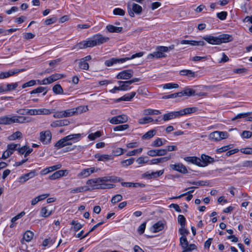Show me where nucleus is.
<instances>
[{
	"label": "nucleus",
	"instance_id": "nucleus-1",
	"mask_svg": "<svg viewBox=\"0 0 252 252\" xmlns=\"http://www.w3.org/2000/svg\"><path fill=\"white\" fill-rule=\"evenodd\" d=\"M109 38L108 37L103 36L101 34L94 35L92 38L88 40H84L77 43L72 49L76 48L81 49L88 47H93L97 45H100L107 42Z\"/></svg>",
	"mask_w": 252,
	"mask_h": 252
},
{
	"label": "nucleus",
	"instance_id": "nucleus-2",
	"mask_svg": "<svg viewBox=\"0 0 252 252\" xmlns=\"http://www.w3.org/2000/svg\"><path fill=\"white\" fill-rule=\"evenodd\" d=\"M31 119L29 117L18 115H4L0 117V125H10L14 123L23 124L29 123Z\"/></svg>",
	"mask_w": 252,
	"mask_h": 252
},
{
	"label": "nucleus",
	"instance_id": "nucleus-3",
	"mask_svg": "<svg viewBox=\"0 0 252 252\" xmlns=\"http://www.w3.org/2000/svg\"><path fill=\"white\" fill-rule=\"evenodd\" d=\"M203 38L209 44L213 45H219L223 43L229 42L233 39L232 36L228 34H222L218 36L206 35Z\"/></svg>",
	"mask_w": 252,
	"mask_h": 252
},
{
	"label": "nucleus",
	"instance_id": "nucleus-4",
	"mask_svg": "<svg viewBox=\"0 0 252 252\" xmlns=\"http://www.w3.org/2000/svg\"><path fill=\"white\" fill-rule=\"evenodd\" d=\"M81 138L80 133L68 135L58 141L55 147L59 149L66 146L71 145L73 143L79 141Z\"/></svg>",
	"mask_w": 252,
	"mask_h": 252
},
{
	"label": "nucleus",
	"instance_id": "nucleus-5",
	"mask_svg": "<svg viewBox=\"0 0 252 252\" xmlns=\"http://www.w3.org/2000/svg\"><path fill=\"white\" fill-rule=\"evenodd\" d=\"M143 55L144 53L143 52H140L132 55L130 57H126L120 59L111 58L110 60L106 61L105 62V64L107 66H110L114 64L117 63H123L128 60H131L135 58L141 57Z\"/></svg>",
	"mask_w": 252,
	"mask_h": 252
},
{
	"label": "nucleus",
	"instance_id": "nucleus-6",
	"mask_svg": "<svg viewBox=\"0 0 252 252\" xmlns=\"http://www.w3.org/2000/svg\"><path fill=\"white\" fill-rule=\"evenodd\" d=\"M127 7L128 14L131 17H134L135 14H140L142 11V8L140 5L132 2L127 3Z\"/></svg>",
	"mask_w": 252,
	"mask_h": 252
},
{
	"label": "nucleus",
	"instance_id": "nucleus-7",
	"mask_svg": "<svg viewBox=\"0 0 252 252\" xmlns=\"http://www.w3.org/2000/svg\"><path fill=\"white\" fill-rule=\"evenodd\" d=\"M180 245L183 251L182 252H190L197 249L195 244H189L187 237H181L180 238Z\"/></svg>",
	"mask_w": 252,
	"mask_h": 252
},
{
	"label": "nucleus",
	"instance_id": "nucleus-8",
	"mask_svg": "<svg viewBox=\"0 0 252 252\" xmlns=\"http://www.w3.org/2000/svg\"><path fill=\"white\" fill-rule=\"evenodd\" d=\"M228 137V134L226 131H215L209 135V139L213 141H220L227 138Z\"/></svg>",
	"mask_w": 252,
	"mask_h": 252
},
{
	"label": "nucleus",
	"instance_id": "nucleus-9",
	"mask_svg": "<svg viewBox=\"0 0 252 252\" xmlns=\"http://www.w3.org/2000/svg\"><path fill=\"white\" fill-rule=\"evenodd\" d=\"M168 48L165 46H160L158 47V51L150 54L148 55V59H153L154 58H161L166 56L164 52H167Z\"/></svg>",
	"mask_w": 252,
	"mask_h": 252
},
{
	"label": "nucleus",
	"instance_id": "nucleus-10",
	"mask_svg": "<svg viewBox=\"0 0 252 252\" xmlns=\"http://www.w3.org/2000/svg\"><path fill=\"white\" fill-rule=\"evenodd\" d=\"M18 146H20V145L19 144L13 143L8 144L7 146V150L3 153L0 159H5L9 158L13 153L14 151L17 149Z\"/></svg>",
	"mask_w": 252,
	"mask_h": 252
},
{
	"label": "nucleus",
	"instance_id": "nucleus-11",
	"mask_svg": "<svg viewBox=\"0 0 252 252\" xmlns=\"http://www.w3.org/2000/svg\"><path fill=\"white\" fill-rule=\"evenodd\" d=\"M128 121V117L126 115L122 114L113 117L109 120V122L113 125H117L126 123Z\"/></svg>",
	"mask_w": 252,
	"mask_h": 252
},
{
	"label": "nucleus",
	"instance_id": "nucleus-12",
	"mask_svg": "<svg viewBox=\"0 0 252 252\" xmlns=\"http://www.w3.org/2000/svg\"><path fill=\"white\" fill-rule=\"evenodd\" d=\"M64 77L63 75L59 73H56L52 74L49 77L44 78L42 80L41 82L39 83V84L47 85L52 83L53 82L58 80Z\"/></svg>",
	"mask_w": 252,
	"mask_h": 252
},
{
	"label": "nucleus",
	"instance_id": "nucleus-13",
	"mask_svg": "<svg viewBox=\"0 0 252 252\" xmlns=\"http://www.w3.org/2000/svg\"><path fill=\"white\" fill-rule=\"evenodd\" d=\"M51 138L52 134L50 130L43 131L40 133V141L44 144L50 143Z\"/></svg>",
	"mask_w": 252,
	"mask_h": 252
},
{
	"label": "nucleus",
	"instance_id": "nucleus-14",
	"mask_svg": "<svg viewBox=\"0 0 252 252\" xmlns=\"http://www.w3.org/2000/svg\"><path fill=\"white\" fill-rule=\"evenodd\" d=\"M133 75V71L131 69L125 70L119 72L116 78L117 79L128 80Z\"/></svg>",
	"mask_w": 252,
	"mask_h": 252
},
{
	"label": "nucleus",
	"instance_id": "nucleus-15",
	"mask_svg": "<svg viewBox=\"0 0 252 252\" xmlns=\"http://www.w3.org/2000/svg\"><path fill=\"white\" fill-rule=\"evenodd\" d=\"M24 69H16L14 70H10L6 72H1L0 73V79H3L8 78L10 76L16 74L21 71H24Z\"/></svg>",
	"mask_w": 252,
	"mask_h": 252
},
{
	"label": "nucleus",
	"instance_id": "nucleus-16",
	"mask_svg": "<svg viewBox=\"0 0 252 252\" xmlns=\"http://www.w3.org/2000/svg\"><path fill=\"white\" fill-rule=\"evenodd\" d=\"M214 161L213 158L206 155H202L200 158V164L199 166L205 167L209 163H213Z\"/></svg>",
	"mask_w": 252,
	"mask_h": 252
},
{
	"label": "nucleus",
	"instance_id": "nucleus-17",
	"mask_svg": "<svg viewBox=\"0 0 252 252\" xmlns=\"http://www.w3.org/2000/svg\"><path fill=\"white\" fill-rule=\"evenodd\" d=\"M147 155L150 157L163 156L166 155V150L163 149H153L148 151Z\"/></svg>",
	"mask_w": 252,
	"mask_h": 252
},
{
	"label": "nucleus",
	"instance_id": "nucleus-18",
	"mask_svg": "<svg viewBox=\"0 0 252 252\" xmlns=\"http://www.w3.org/2000/svg\"><path fill=\"white\" fill-rule=\"evenodd\" d=\"M95 170L94 167H91L89 168H86L82 170V171L79 173L77 176L79 178H86L89 176L92 173L95 172Z\"/></svg>",
	"mask_w": 252,
	"mask_h": 252
},
{
	"label": "nucleus",
	"instance_id": "nucleus-19",
	"mask_svg": "<svg viewBox=\"0 0 252 252\" xmlns=\"http://www.w3.org/2000/svg\"><path fill=\"white\" fill-rule=\"evenodd\" d=\"M37 175L35 170H32L28 173L25 174L21 176L19 179V182L24 183L28 181L29 179L32 178Z\"/></svg>",
	"mask_w": 252,
	"mask_h": 252
},
{
	"label": "nucleus",
	"instance_id": "nucleus-20",
	"mask_svg": "<svg viewBox=\"0 0 252 252\" xmlns=\"http://www.w3.org/2000/svg\"><path fill=\"white\" fill-rule=\"evenodd\" d=\"M188 183L190 185H193L195 186L188 188L185 189V190H187L188 189H194L197 188L198 186H205L208 185V183L207 181H188Z\"/></svg>",
	"mask_w": 252,
	"mask_h": 252
},
{
	"label": "nucleus",
	"instance_id": "nucleus-21",
	"mask_svg": "<svg viewBox=\"0 0 252 252\" xmlns=\"http://www.w3.org/2000/svg\"><path fill=\"white\" fill-rule=\"evenodd\" d=\"M170 167L173 170L178 171L180 173L184 174L188 173V170L186 167L182 163L171 164Z\"/></svg>",
	"mask_w": 252,
	"mask_h": 252
},
{
	"label": "nucleus",
	"instance_id": "nucleus-22",
	"mask_svg": "<svg viewBox=\"0 0 252 252\" xmlns=\"http://www.w3.org/2000/svg\"><path fill=\"white\" fill-rule=\"evenodd\" d=\"M180 44H189L191 46H204L205 43L203 41L182 40L180 41Z\"/></svg>",
	"mask_w": 252,
	"mask_h": 252
},
{
	"label": "nucleus",
	"instance_id": "nucleus-23",
	"mask_svg": "<svg viewBox=\"0 0 252 252\" xmlns=\"http://www.w3.org/2000/svg\"><path fill=\"white\" fill-rule=\"evenodd\" d=\"M179 117V113L178 111L171 112L164 114L162 117V120L164 121H167Z\"/></svg>",
	"mask_w": 252,
	"mask_h": 252
},
{
	"label": "nucleus",
	"instance_id": "nucleus-24",
	"mask_svg": "<svg viewBox=\"0 0 252 252\" xmlns=\"http://www.w3.org/2000/svg\"><path fill=\"white\" fill-rule=\"evenodd\" d=\"M90 189L88 186H81L69 189L71 194H75L89 190Z\"/></svg>",
	"mask_w": 252,
	"mask_h": 252
},
{
	"label": "nucleus",
	"instance_id": "nucleus-25",
	"mask_svg": "<svg viewBox=\"0 0 252 252\" xmlns=\"http://www.w3.org/2000/svg\"><path fill=\"white\" fill-rule=\"evenodd\" d=\"M136 93L134 92H132L130 94H127L124 96L118 98L116 101L118 102L121 101H130L135 95Z\"/></svg>",
	"mask_w": 252,
	"mask_h": 252
},
{
	"label": "nucleus",
	"instance_id": "nucleus-26",
	"mask_svg": "<svg viewBox=\"0 0 252 252\" xmlns=\"http://www.w3.org/2000/svg\"><path fill=\"white\" fill-rule=\"evenodd\" d=\"M67 172L66 170H60L54 172L53 174L49 176L50 180H56L65 175V173Z\"/></svg>",
	"mask_w": 252,
	"mask_h": 252
},
{
	"label": "nucleus",
	"instance_id": "nucleus-27",
	"mask_svg": "<svg viewBox=\"0 0 252 252\" xmlns=\"http://www.w3.org/2000/svg\"><path fill=\"white\" fill-rule=\"evenodd\" d=\"M197 109L196 107H190V108H186L178 111L179 117L184 116L185 115L191 114L192 113H194L197 111Z\"/></svg>",
	"mask_w": 252,
	"mask_h": 252
},
{
	"label": "nucleus",
	"instance_id": "nucleus-28",
	"mask_svg": "<svg viewBox=\"0 0 252 252\" xmlns=\"http://www.w3.org/2000/svg\"><path fill=\"white\" fill-rule=\"evenodd\" d=\"M171 158L170 156H168L153 159L150 161V164H158L159 163L165 162L169 160Z\"/></svg>",
	"mask_w": 252,
	"mask_h": 252
},
{
	"label": "nucleus",
	"instance_id": "nucleus-29",
	"mask_svg": "<svg viewBox=\"0 0 252 252\" xmlns=\"http://www.w3.org/2000/svg\"><path fill=\"white\" fill-rule=\"evenodd\" d=\"M184 160L188 162L194 164L199 166L200 164V158L196 157H185Z\"/></svg>",
	"mask_w": 252,
	"mask_h": 252
},
{
	"label": "nucleus",
	"instance_id": "nucleus-30",
	"mask_svg": "<svg viewBox=\"0 0 252 252\" xmlns=\"http://www.w3.org/2000/svg\"><path fill=\"white\" fill-rule=\"evenodd\" d=\"M52 211L50 206L43 207L40 211V216L44 218L47 217L52 214Z\"/></svg>",
	"mask_w": 252,
	"mask_h": 252
},
{
	"label": "nucleus",
	"instance_id": "nucleus-31",
	"mask_svg": "<svg viewBox=\"0 0 252 252\" xmlns=\"http://www.w3.org/2000/svg\"><path fill=\"white\" fill-rule=\"evenodd\" d=\"M118 83L120 86L121 91H127L129 89H130L131 88L130 87V85L131 84L129 81H119Z\"/></svg>",
	"mask_w": 252,
	"mask_h": 252
},
{
	"label": "nucleus",
	"instance_id": "nucleus-32",
	"mask_svg": "<svg viewBox=\"0 0 252 252\" xmlns=\"http://www.w3.org/2000/svg\"><path fill=\"white\" fill-rule=\"evenodd\" d=\"M95 158H97L98 161H106L112 159V156L109 155H100L99 154H95Z\"/></svg>",
	"mask_w": 252,
	"mask_h": 252
},
{
	"label": "nucleus",
	"instance_id": "nucleus-33",
	"mask_svg": "<svg viewBox=\"0 0 252 252\" xmlns=\"http://www.w3.org/2000/svg\"><path fill=\"white\" fill-rule=\"evenodd\" d=\"M180 93H182V96L184 95H186L188 96H190L192 95H195V90L189 88L188 87L185 88V89L180 92Z\"/></svg>",
	"mask_w": 252,
	"mask_h": 252
},
{
	"label": "nucleus",
	"instance_id": "nucleus-34",
	"mask_svg": "<svg viewBox=\"0 0 252 252\" xmlns=\"http://www.w3.org/2000/svg\"><path fill=\"white\" fill-rule=\"evenodd\" d=\"M49 195V194H41L40 195H39V196L35 197L34 199H33L31 201V204H32V205H33V206L35 205L39 201H42V200L45 199Z\"/></svg>",
	"mask_w": 252,
	"mask_h": 252
},
{
	"label": "nucleus",
	"instance_id": "nucleus-35",
	"mask_svg": "<svg viewBox=\"0 0 252 252\" xmlns=\"http://www.w3.org/2000/svg\"><path fill=\"white\" fill-rule=\"evenodd\" d=\"M106 29L110 32H121L123 30L122 27H115L113 25H109L107 26Z\"/></svg>",
	"mask_w": 252,
	"mask_h": 252
},
{
	"label": "nucleus",
	"instance_id": "nucleus-36",
	"mask_svg": "<svg viewBox=\"0 0 252 252\" xmlns=\"http://www.w3.org/2000/svg\"><path fill=\"white\" fill-rule=\"evenodd\" d=\"M180 74L183 76H187L189 77L194 78L196 76L195 72L191 70L183 69L180 71Z\"/></svg>",
	"mask_w": 252,
	"mask_h": 252
},
{
	"label": "nucleus",
	"instance_id": "nucleus-37",
	"mask_svg": "<svg viewBox=\"0 0 252 252\" xmlns=\"http://www.w3.org/2000/svg\"><path fill=\"white\" fill-rule=\"evenodd\" d=\"M153 228L154 232H159L164 228V224L162 221H159L153 225Z\"/></svg>",
	"mask_w": 252,
	"mask_h": 252
},
{
	"label": "nucleus",
	"instance_id": "nucleus-38",
	"mask_svg": "<svg viewBox=\"0 0 252 252\" xmlns=\"http://www.w3.org/2000/svg\"><path fill=\"white\" fill-rule=\"evenodd\" d=\"M43 93V95H45L47 92V89L46 87H39L37 88L36 89L33 90L31 92H30L31 94H38V93Z\"/></svg>",
	"mask_w": 252,
	"mask_h": 252
},
{
	"label": "nucleus",
	"instance_id": "nucleus-39",
	"mask_svg": "<svg viewBox=\"0 0 252 252\" xmlns=\"http://www.w3.org/2000/svg\"><path fill=\"white\" fill-rule=\"evenodd\" d=\"M75 114H81L85 112L88 110L87 106H79L76 108H74Z\"/></svg>",
	"mask_w": 252,
	"mask_h": 252
},
{
	"label": "nucleus",
	"instance_id": "nucleus-40",
	"mask_svg": "<svg viewBox=\"0 0 252 252\" xmlns=\"http://www.w3.org/2000/svg\"><path fill=\"white\" fill-rule=\"evenodd\" d=\"M70 224L73 225V226L71 228L75 231H77L80 230L83 226V224H81L80 223L76 222V221L73 220L70 222Z\"/></svg>",
	"mask_w": 252,
	"mask_h": 252
},
{
	"label": "nucleus",
	"instance_id": "nucleus-41",
	"mask_svg": "<svg viewBox=\"0 0 252 252\" xmlns=\"http://www.w3.org/2000/svg\"><path fill=\"white\" fill-rule=\"evenodd\" d=\"M33 232L30 230H28L24 233L23 238L26 241L30 242L33 238Z\"/></svg>",
	"mask_w": 252,
	"mask_h": 252
},
{
	"label": "nucleus",
	"instance_id": "nucleus-42",
	"mask_svg": "<svg viewBox=\"0 0 252 252\" xmlns=\"http://www.w3.org/2000/svg\"><path fill=\"white\" fill-rule=\"evenodd\" d=\"M153 121H154V119L151 117H148L139 119L138 123L141 125H145L152 122Z\"/></svg>",
	"mask_w": 252,
	"mask_h": 252
},
{
	"label": "nucleus",
	"instance_id": "nucleus-43",
	"mask_svg": "<svg viewBox=\"0 0 252 252\" xmlns=\"http://www.w3.org/2000/svg\"><path fill=\"white\" fill-rule=\"evenodd\" d=\"M53 91L56 94H63V91L60 84H56L53 87Z\"/></svg>",
	"mask_w": 252,
	"mask_h": 252
},
{
	"label": "nucleus",
	"instance_id": "nucleus-44",
	"mask_svg": "<svg viewBox=\"0 0 252 252\" xmlns=\"http://www.w3.org/2000/svg\"><path fill=\"white\" fill-rule=\"evenodd\" d=\"M156 133L155 130H150L146 132L144 135H143L142 138L145 139H148L152 138Z\"/></svg>",
	"mask_w": 252,
	"mask_h": 252
},
{
	"label": "nucleus",
	"instance_id": "nucleus-45",
	"mask_svg": "<svg viewBox=\"0 0 252 252\" xmlns=\"http://www.w3.org/2000/svg\"><path fill=\"white\" fill-rule=\"evenodd\" d=\"M99 178L93 179L89 180L87 181L86 184L87 185H90L92 187H94L95 185H100V181Z\"/></svg>",
	"mask_w": 252,
	"mask_h": 252
},
{
	"label": "nucleus",
	"instance_id": "nucleus-46",
	"mask_svg": "<svg viewBox=\"0 0 252 252\" xmlns=\"http://www.w3.org/2000/svg\"><path fill=\"white\" fill-rule=\"evenodd\" d=\"M164 144V143L163 142L162 139L158 138L152 142L151 146L153 147H158Z\"/></svg>",
	"mask_w": 252,
	"mask_h": 252
},
{
	"label": "nucleus",
	"instance_id": "nucleus-47",
	"mask_svg": "<svg viewBox=\"0 0 252 252\" xmlns=\"http://www.w3.org/2000/svg\"><path fill=\"white\" fill-rule=\"evenodd\" d=\"M102 135L101 132L100 131H97L94 133H92L89 134L88 138L90 140H94L95 138H98Z\"/></svg>",
	"mask_w": 252,
	"mask_h": 252
},
{
	"label": "nucleus",
	"instance_id": "nucleus-48",
	"mask_svg": "<svg viewBox=\"0 0 252 252\" xmlns=\"http://www.w3.org/2000/svg\"><path fill=\"white\" fill-rule=\"evenodd\" d=\"M22 133L19 131H17L10 135L8 138L9 140H14L16 139L20 138L22 137Z\"/></svg>",
	"mask_w": 252,
	"mask_h": 252
},
{
	"label": "nucleus",
	"instance_id": "nucleus-49",
	"mask_svg": "<svg viewBox=\"0 0 252 252\" xmlns=\"http://www.w3.org/2000/svg\"><path fill=\"white\" fill-rule=\"evenodd\" d=\"M38 115H48L53 113V110H50L46 108H41L37 109Z\"/></svg>",
	"mask_w": 252,
	"mask_h": 252
},
{
	"label": "nucleus",
	"instance_id": "nucleus-50",
	"mask_svg": "<svg viewBox=\"0 0 252 252\" xmlns=\"http://www.w3.org/2000/svg\"><path fill=\"white\" fill-rule=\"evenodd\" d=\"M18 86V83L16 82L14 83L8 84L6 88H5V92H9L15 90Z\"/></svg>",
	"mask_w": 252,
	"mask_h": 252
},
{
	"label": "nucleus",
	"instance_id": "nucleus-51",
	"mask_svg": "<svg viewBox=\"0 0 252 252\" xmlns=\"http://www.w3.org/2000/svg\"><path fill=\"white\" fill-rule=\"evenodd\" d=\"M114 187H115L114 185L103 183L100 184L99 186L98 187L95 188V189H112V188H114Z\"/></svg>",
	"mask_w": 252,
	"mask_h": 252
},
{
	"label": "nucleus",
	"instance_id": "nucleus-52",
	"mask_svg": "<svg viewBox=\"0 0 252 252\" xmlns=\"http://www.w3.org/2000/svg\"><path fill=\"white\" fill-rule=\"evenodd\" d=\"M129 127L127 124H125L123 125H119L114 127L113 130L115 131H123L127 129Z\"/></svg>",
	"mask_w": 252,
	"mask_h": 252
},
{
	"label": "nucleus",
	"instance_id": "nucleus-53",
	"mask_svg": "<svg viewBox=\"0 0 252 252\" xmlns=\"http://www.w3.org/2000/svg\"><path fill=\"white\" fill-rule=\"evenodd\" d=\"M178 84L172 83L165 84L162 86L163 89H171L173 88H178Z\"/></svg>",
	"mask_w": 252,
	"mask_h": 252
},
{
	"label": "nucleus",
	"instance_id": "nucleus-54",
	"mask_svg": "<svg viewBox=\"0 0 252 252\" xmlns=\"http://www.w3.org/2000/svg\"><path fill=\"white\" fill-rule=\"evenodd\" d=\"M63 111L65 118L69 117L75 115L74 108Z\"/></svg>",
	"mask_w": 252,
	"mask_h": 252
},
{
	"label": "nucleus",
	"instance_id": "nucleus-55",
	"mask_svg": "<svg viewBox=\"0 0 252 252\" xmlns=\"http://www.w3.org/2000/svg\"><path fill=\"white\" fill-rule=\"evenodd\" d=\"M134 160V158H131L128 159L122 160L121 162V163L123 166L125 167L132 164L133 163Z\"/></svg>",
	"mask_w": 252,
	"mask_h": 252
},
{
	"label": "nucleus",
	"instance_id": "nucleus-56",
	"mask_svg": "<svg viewBox=\"0 0 252 252\" xmlns=\"http://www.w3.org/2000/svg\"><path fill=\"white\" fill-rule=\"evenodd\" d=\"M251 114V113H250V112L238 114L235 117H234L233 118H232L231 120H232V121H235V120H236L237 119H241V118H245V117H247L248 116H249V115H250Z\"/></svg>",
	"mask_w": 252,
	"mask_h": 252
},
{
	"label": "nucleus",
	"instance_id": "nucleus-57",
	"mask_svg": "<svg viewBox=\"0 0 252 252\" xmlns=\"http://www.w3.org/2000/svg\"><path fill=\"white\" fill-rule=\"evenodd\" d=\"M79 67L81 69L88 70L89 67V64L84 61V60H80L79 62Z\"/></svg>",
	"mask_w": 252,
	"mask_h": 252
},
{
	"label": "nucleus",
	"instance_id": "nucleus-58",
	"mask_svg": "<svg viewBox=\"0 0 252 252\" xmlns=\"http://www.w3.org/2000/svg\"><path fill=\"white\" fill-rule=\"evenodd\" d=\"M123 197L121 194H116L112 198L111 202L113 204H115L121 201Z\"/></svg>",
	"mask_w": 252,
	"mask_h": 252
},
{
	"label": "nucleus",
	"instance_id": "nucleus-59",
	"mask_svg": "<svg viewBox=\"0 0 252 252\" xmlns=\"http://www.w3.org/2000/svg\"><path fill=\"white\" fill-rule=\"evenodd\" d=\"M180 234L182 235L181 237H186L188 235L189 232L185 228V226H181L179 230Z\"/></svg>",
	"mask_w": 252,
	"mask_h": 252
},
{
	"label": "nucleus",
	"instance_id": "nucleus-60",
	"mask_svg": "<svg viewBox=\"0 0 252 252\" xmlns=\"http://www.w3.org/2000/svg\"><path fill=\"white\" fill-rule=\"evenodd\" d=\"M143 150V149L142 148H140L137 149H134L131 151H129L126 155L127 156H132L135 155L137 153H141Z\"/></svg>",
	"mask_w": 252,
	"mask_h": 252
},
{
	"label": "nucleus",
	"instance_id": "nucleus-61",
	"mask_svg": "<svg viewBox=\"0 0 252 252\" xmlns=\"http://www.w3.org/2000/svg\"><path fill=\"white\" fill-rule=\"evenodd\" d=\"M178 221L181 226H185L186 218L182 215H179L178 217Z\"/></svg>",
	"mask_w": 252,
	"mask_h": 252
},
{
	"label": "nucleus",
	"instance_id": "nucleus-62",
	"mask_svg": "<svg viewBox=\"0 0 252 252\" xmlns=\"http://www.w3.org/2000/svg\"><path fill=\"white\" fill-rule=\"evenodd\" d=\"M113 14L116 15L124 16L125 14V11L121 8H117L114 9Z\"/></svg>",
	"mask_w": 252,
	"mask_h": 252
},
{
	"label": "nucleus",
	"instance_id": "nucleus-63",
	"mask_svg": "<svg viewBox=\"0 0 252 252\" xmlns=\"http://www.w3.org/2000/svg\"><path fill=\"white\" fill-rule=\"evenodd\" d=\"M148 158L147 157H141L137 159L136 161L139 164L146 163L148 162Z\"/></svg>",
	"mask_w": 252,
	"mask_h": 252
},
{
	"label": "nucleus",
	"instance_id": "nucleus-64",
	"mask_svg": "<svg viewBox=\"0 0 252 252\" xmlns=\"http://www.w3.org/2000/svg\"><path fill=\"white\" fill-rule=\"evenodd\" d=\"M217 17L221 20H224L226 19L227 13L225 11H222L219 13H218Z\"/></svg>",
	"mask_w": 252,
	"mask_h": 252
}]
</instances>
